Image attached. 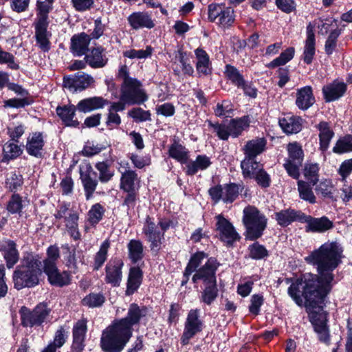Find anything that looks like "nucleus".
I'll return each instance as SVG.
<instances>
[{"label": "nucleus", "instance_id": "obj_15", "mask_svg": "<svg viewBox=\"0 0 352 352\" xmlns=\"http://www.w3.org/2000/svg\"><path fill=\"white\" fill-rule=\"evenodd\" d=\"M123 263L119 259L110 261L105 267L104 280L113 287H118L122 278Z\"/></svg>", "mask_w": 352, "mask_h": 352}, {"label": "nucleus", "instance_id": "obj_8", "mask_svg": "<svg viewBox=\"0 0 352 352\" xmlns=\"http://www.w3.org/2000/svg\"><path fill=\"white\" fill-rule=\"evenodd\" d=\"M120 96L127 105L141 104L148 100L141 82L137 79H128L122 84Z\"/></svg>", "mask_w": 352, "mask_h": 352}, {"label": "nucleus", "instance_id": "obj_40", "mask_svg": "<svg viewBox=\"0 0 352 352\" xmlns=\"http://www.w3.org/2000/svg\"><path fill=\"white\" fill-rule=\"evenodd\" d=\"M201 292L199 300L207 305H210L217 298L219 290L217 286V282L207 285Z\"/></svg>", "mask_w": 352, "mask_h": 352}, {"label": "nucleus", "instance_id": "obj_19", "mask_svg": "<svg viewBox=\"0 0 352 352\" xmlns=\"http://www.w3.org/2000/svg\"><path fill=\"white\" fill-rule=\"evenodd\" d=\"M302 223H306L305 230L307 232H324L333 227V223L326 217L314 218L304 214Z\"/></svg>", "mask_w": 352, "mask_h": 352}, {"label": "nucleus", "instance_id": "obj_49", "mask_svg": "<svg viewBox=\"0 0 352 352\" xmlns=\"http://www.w3.org/2000/svg\"><path fill=\"white\" fill-rule=\"evenodd\" d=\"M294 52L295 51L294 47L287 48L284 52H283L278 57L269 63L266 66L268 68H275L285 65L293 58Z\"/></svg>", "mask_w": 352, "mask_h": 352}, {"label": "nucleus", "instance_id": "obj_24", "mask_svg": "<svg viewBox=\"0 0 352 352\" xmlns=\"http://www.w3.org/2000/svg\"><path fill=\"white\" fill-rule=\"evenodd\" d=\"M43 272L47 276L48 280L52 285L63 287L70 283L71 278L69 274L66 271L59 272L57 266L44 269Z\"/></svg>", "mask_w": 352, "mask_h": 352}, {"label": "nucleus", "instance_id": "obj_4", "mask_svg": "<svg viewBox=\"0 0 352 352\" xmlns=\"http://www.w3.org/2000/svg\"><path fill=\"white\" fill-rule=\"evenodd\" d=\"M242 221L245 228V239L250 241L261 238L267 225L266 216L253 206H248L243 209Z\"/></svg>", "mask_w": 352, "mask_h": 352}, {"label": "nucleus", "instance_id": "obj_11", "mask_svg": "<svg viewBox=\"0 0 352 352\" xmlns=\"http://www.w3.org/2000/svg\"><path fill=\"white\" fill-rule=\"evenodd\" d=\"M203 322L199 318V310L197 309L189 311L185 324L184 329L181 338L183 345L188 343L190 339L203 329Z\"/></svg>", "mask_w": 352, "mask_h": 352}, {"label": "nucleus", "instance_id": "obj_46", "mask_svg": "<svg viewBox=\"0 0 352 352\" xmlns=\"http://www.w3.org/2000/svg\"><path fill=\"white\" fill-rule=\"evenodd\" d=\"M23 179L21 174L10 172L7 174L6 179V188L10 192H15L21 188Z\"/></svg>", "mask_w": 352, "mask_h": 352}, {"label": "nucleus", "instance_id": "obj_21", "mask_svg": "<svg viewBox=\"0 0 352 352\" xmlns=\"http://www.w3.org/2000/svg\"><path fill=\"white\" fill-rule=\"evenodd\" d=\"M0 250L3 253L7 267L12 268L19 259L16 243L11 240L2 241L0 243Z\"/></svg>", "mask_w": 352, "mask_h": 352}, {"label": "nucleus", "instance_id": "obj_55", "mask_svg": "<svg viewBox=\"0 0 352 352\" xmlns=\"http://www.w3.org/2000/svg\"><path fill=\"white\" fill-rule=\"evenodd\" d=\"M352 151V136L346 135L340 138L333 148V152L342 154Z\"/></svg>", "mask_w": 352, "mask_h": 352}, {"label": "nucleus", "instance_id": "obj_16", "mask_svg": "<svg viewBox=\"0 0 352 352\" xmlns=\"http://www.w3.org/2000/svg\"><path fill=\"white\" fill-rule=\"evenodd\" d=\"M93 171L90 164L80 166V175L87 199H91L98 185V181L91 175Z\"/></svg>", "mask_w": 352, "mask_h": 352}, {"label": "nucleus", "instance_id": "obj_47", "mask_svg": "<svg viewBox=\"0 0 352 352\" xmlns=\"http://www.w3.org/2000/svg\"><path fill=\"white\" fill-rule=\"evenodd\" d=\"M224 74L226 77L231 81L234 85L237 87L243 85V81L245 80L243 76L235 67L226 65Z\"/></svg>", "mask_w": 352, "mask_h": 352}, {"label": "nucleus", "instance_id": "obj_59", "mask_svg": "<svg viewBox=\"0 0 352 352\" xmlns=\"http://www.w3.org/2000/svg\"><path fill=\"white\" fill-rule=\"evenodd\" d=\"M205 258H206V254L203 252H199L194 254L185 270L184 276L188 278V277L201 264L202 261Z\"/></svg>", "mask_w": 352, "mask_h": 352}, {"label": "nucleus", "instance_id": "obj_27", "mask_svg": "<svg viewBox=\"0 0 352 352\" xmlns=\"http://www.w3.org/2000/svg\"><path fill=\"white\" fill-rule=\"evenodd\" d=\"M316 128L319 131V148L324 153L329 148V144L334 136V132L327 122H320Z\"/></svg>", "mask_w": 352, "mask_h": 352}, {"label": "nucleus", "instance_id": "obj_22", "mask_svg": "<svg viewBox=\"0 0 352 352\" xmlns=\"http://www.w3.org/2000/svg\"><path fill=\"white\" fill-rule=\"evenodd\" d=\"M87 332V324L85 320H78L73 328L72 352H82L84 340Z\"/></svg>", "mask_w": 352, "mask_h": 352}, {"label": "nucleus", "instance_id": "obj_41", "mask_svg": "<svg viewBox=\"0 0 352 352\" xmlns=\"http://www.w3.org/2000/svg\"><path fill=\"white\" fill-rule=\"evenodd\" d=\"M316 25L318 34L322 36L326 35L328 32L331 33L339 30L338 22L333 17L320 19Z\"/></svg>", "mask_w": 352, "mask_h": 352}, {"label": "nucleus", "instance_id": "obj_26", "mask_svg": "<svg viewBox=\"0 0 352 352\" xmlns=\"http://www.w3.org/2000/svg\"><path fill=\"white\" fill-rule=\"evenodd\" d=\"M103 51L104 49L101 47L93 48L85 57L86 63L92 68L104 67L108 62V58L103 54Z\"/></svg>", "mask_w": 352, "mask_h": 352}, {"label": "nucleus", "instance_id": "obj_38", "mask_svg": "<svg viewBox=\"0 0 352 352\" xmlns=\"http://www.w3.org/2000/svg\"><path fill=\"white\" fill-rule=\"evenodd\" d=\"M23 153V148L16 142L9 140L3 146L2 162H8L19 157Z\"/></svg>", "mask_w": 352, "mask_h": 352}, {"label": "nucleus", "instance_id": "obj_37", "mask_svg": "<svg viewBox=\"0 0 352 352\" xmlns=\"http://www.w3.org/2000/svg\"><path fill=\"white\" fill-rule=\"evenodd\" d=\"M279 124L286 133H297L301 129V119L293 116H287L279 120Z\"/></svg>", "mask_w": 352, "mask_h": 352}, {"label": "nucleus", "instance_id": "obj_51", "mask_svg": "<svg viewBox=\"0 0 352 352\" xmlns=\"http://www.w3.org/2000/svg\"><path fill=\"white\" fill-rule=\"evenodd\" d=\"M129 258L133 263L142 259L143 257V245L138 240H131L128 244Z\"/></svg>", "mask_w": 352, "mask_h": 352}, {"label": "nucleus", "instance_id": "obj_9", "mask_svg": "<svg viewBox=\"0 0 352 352\" xmlns=\"http://www.w3.org/2000/svg\"><path fill=\"white\" fill-rule=\"evenodd\" d=\"M50 312L51 309L45 302L39 303L33 310L23 307L20 310L21 324L24 327H30L41 325L50 316Z\"/></svg>", "mask_w": 352, "mask_h": 352}, {"label": "nucleus", "instance_id": "obj_3", "mask_svg": "<svg viewBox=\"0 0 352 352\" xmlns=\"http://www.w3.org/2000/svg\"><path fill=\"white\" fill-rule=\"evenodd\" d=\"M41 263L38 255L28 254L25 256L13 273L14 288L19 290L38 285L39 277L43 273Z\"/></svg>", "mask_w": 352, "mask_h": 352}, {"label": "nucleus", "instance_id": "obj_1", "mask_svg": "<svg viewBox=\"0 0 352 352\" xmlns=\"http://www.w3.org/2000/svg\"><path fill=\"white\" fill-rule=\"evenodd\" d=\"M343 249L336 241H328L305 257V261L316 267L318 274H305L292 283L288 294L298 305L305 306L309 320L320 342L329 344V329L327 314L322 310L325 298L331 292L333 283V273L342 262Z\"/></svg>", "mask_w": 352, "mask_h": 352}, {"label": "nucleus", "instance_id": "obj_7", "mask_svg": "<svg viewBox=\"0 0 352 352\" xmlns=\"http://www.w3.org/2000/svg\"><path fill=\"white\" fill-rule=\"evenodd\" d=\"M267 141L263 138H256L245 142L242 148L244 159L241 162V168L247 175L250 174L253 166H257L255 158L263 153L266 148Z\"/></svg>", "mask_w": 352, "mask_h": 352}, {"label": "nucleus", "instance_id": "obj_2", "mask_svg": "<svg viewBox=\"0 0 352 352\" xmlns=\"http://www.w3.org/2000/svg\"><path fill=\"white\" fill-rule=\"evenodd\" d=\"M147 314L146 307L131 304L125 318L115 321L103 331L100 338L102 349L105 352H121L132 336L133 326Z\"/></svg>", "mask_w": 352, "mask_h": 352}, {"label": "nucleus", "instance_id": "obj_60", "mask_svg": "<svg viewBox=\"0 0 352 352\" xmlns=\"http://www.w3.org/2000/svg\"><path fill=\"white\" fill-rule=\"evenodd\" d=\"M153 49L151 46H146L145 50H129L123 52V56L131 59H145L150 57Z\"/></svg>", "mask_w": 352, "mask_h": 352}, {"label": "nucleus", "instance_id": "obj_31", "mask_svg": "<svg viewBox=\"0 0 352 352\" xmlns=\"http://www.w3.org/2000/svg\"><path fill=\"white\" fill-rule=\"evenodd\" d=\"M197 58L196 69L199 75L206 76L211 73L212 67L209 56L202 48L195 50Z\"/></svg>", "mask_w": 352, "mask_h": 352}, {"label": "nucleus", "instance_id": "obj_52", "mask_svg": "<svg viewBox=\"0 0 352 352\" xmlns=\"http://www.w3.org/2000/svg\"><path fill=\"white\" fill-rule=\"evenodd\" d=\"M54 0H45L44 1H38V21L36 23H48V13L52 9Z\"/></svg>", "mask_w": 352, "mask_h": 352}, {"label": "nucleus", "instance_id": "obj_36", "mask_svg": "<svg viewBox=\"0 0 352 352\" xmlns=\"http://www.w3.org/2000/svg\"><path fill=\"white\" fill-rule=\"evenodd\" d=\"M142 279V270L139 267H131L129 274L126 294L130 296L136 292L141 285Z\"/></svg>", "mask_w": 352, "mask_h": 352}, {"label": "nucleus", "instance_id": "obj_57", "mask_svg": "<svg viewBox=\"0 0 352 352\" xmlns=\"http://www.w3.org/2000/svg\"><path fill=\"white\" fill-rule=\"evenodd\" d=\"M104 209L100 204H95L87 213L88 221L92 226L99 223L104 214Z\"/></svg>", "mask_w": 352, "mask_h": 352}, {"label": "nucleus", "instance_id": "obj_30", "mask_svg": "<svg viewBox=\"0 0 352 352\" xmlns=\"http://www.w3.org/2000/svg\"><path fill=\"white\" fill-rule=\"evenodd\" d=\"M91 39L90 36L85 32L74 35L71 40V49L73 53L76 56L85 54L88 50Z\"/></svg>", "mask_w": 352, "mask_h": 352}, {"label": "nucleus", "instance_id": "obj_5", "mask_svg": "<svg viewBox=\"0 0 352 352\" xmlns=\"http://www.w3.org/2000/svg\"><path fill=\"white\" fill-rule=\"evenodd\" d=\"M172 221L166 219H160L155 224L152 219L147 217L142 228L146 240L150 243L149 247L153 252H158L164 240V233L169 229Z\"/></svg>", "mask_w": 352, "mask_h": 352}, {"label": "nucleus", "instance_id": "obj_39", "mask_svg": "<svg viewBox=\"0 0 352 352\" xmlns=\"http://www.w3.org/2000/svg\"><path fill=\"white\" fill-rule=\"evenodd\" d=\"M188 153V149L176 142L171 144L168 149L169 156L181 164H187L189 157Z\"/></svg>", "mask_w": 352, "mask_h": 352}, {"label": "nucleus", "instance_id": "obj_13", "mask_svg": "<svg viewBox=\"0 0 352 352\" xmlns=\"http://www.w3.org/2000/svg\"><path fill=\"white\" fill-rule=\"evenodd\" d=\"M218 265L215 258H208L204 265L196 271L192 276V281L196 283L198 280H202L204 285L216 283L215 272Z\"/></svg>", "mask_w": 352, "mask_h": 352}, {"label": "nucleus", "instance_id": "obj_64", "mask_svg": "<svg viewBox=\"0 0 352 352\" xmlns=\"http://www.w3.org/2000/svg\"><path fill=\"white\" fill-rule=\"evenodd\" d=\"M23 208L21 197L18 194H14L8 203L7 210L12 214L19 213Z\"/></svg>", "mask_w": 352, "mask_h": 352}, {"label": "nucleus", "instance_id": "obj_10", "mask_svg": "<svg viewBox=\"0 0 352 352\" xmlns=\"http://www.w3.org/2000/svg\"><path fill=\"white\" fill-rule=\"evenodd\" d=\"M287 150L288 158L284 164V167L289 176L298 179L300 175L299 168L301 166L304 159L302 146L296 142H291L288 144Z\"/></svg>", "mask_w": 352, "mask_h": 352}, {"label": "nucleus", "instance_id": "obj_17", "mask_svg": "<svg viewBox=\"0 0 352 352\" xmlns=\"http://www.w3.org/2000/svg\"><path fill=\"white\" fill-rule=\"evenodd\" d=\"M215 218L217 220V230L219 233L221 239L227 243H232L236 240L238 234L232 223L221 214L216 216Z\"/></svg>", "mask_w": 352, "mask_h": 352}, {"label": "nucleus", "instance_id": "obj_33", "mask_svg": "<svg viewBox=\"0 0 352 352\" xmlns=\"http://www.w3.org/2000/svg\"><path fill=\"white\" fill-rule=\"evenodd\" d=\"M77 107L74 105H65L56 108V113L67 126L77 127L79 122L74 119Z\"/></svg>", "mask_w": 352, "mask_h": 352}, {"label": "nucleus", "instance_id": "obj_34", "mask_svg": "<svg viewBox=\"0 0 352 352\" xmlns=\"http://www.w3.org/2000/svg\"><path fill=\"white\" fill-rule=\"evenodd\" d=\"M212 162L209 157L206 155H199L195 160L187 162L186 166V173L188 175H194L199 170L207 169Z\"/></svg>", "mask_w": 352, "mask_h": 352}, {"label": "nucleus", "instance_id": "obj_50", "mask_svg": "<svg viewBox=\"0 0 352 352\" xmlns=\"http://www.w3.org/2000/svg\"><path fill=\"white\" fill-rule=\"evenodd\" d=\"M99 172V180L102 183L109 182L114 175V173L110 168V164L107 162H98L95 165Z\"/></svg>", "mask_w": 352, "mask_h": 352}, {"label": "nucleus", "instance_id": "obj_63", "mask_svg": "<svg viewBox=\"0 0 352 352\" xmlns=\"http://www.w3.org/2000/svg\"><path fill=\"white\" fill-rule=\"evenodd\" d=\"M340 34V30L331 32L325 42L324 51L327 55L332 54L337 48V39Z\"/></svg>", "mask_w": 352, "mask_h": 352}, {"label": "nucleus", "instance_id": "obj_18", "mask_svg": "<svg viewBox=\"0 0 352 352\" xmlns=\"http://www.w3.org/2000/svg\"><path fill=\"white\" fill-rule=\"evenodd\" d=\"M277 223L281 227H287L294 221L302 223L304 213L292 208L281 210L274 213Z\"/></svg>", "mask_w": 352, "mask_h": 352}, {"label": "nucleus", "instance_id": "obj_48", "mask_svg": "<svg viewBox=\"0 0 352 352\" xmlns=\"http://www.w3.org/2000/svg\"><path fill=\"white\" fill-rule=\"evenodd\" d=\"M319 166L316 163L306 164L303 170L305 179L313 186L316 185L319 181Z\"/></svg>", "mask_w": 352, "mask_h": 352}, {"label": "nucleus", "instance_id": "obj_44", "mask_svg": "<svg viewBox=\"0 0 352 352\" xmlns=\"http://www.w3.org/2000/svg\"><path fill=\"white\" fill-rule=\"evenodd\" d=\"M78 214L76 212H74L69 214V215L65 219V226L67 231L69 232L71 236L78 240L80 238V234L78 231Z\"/></svg>", "mask_w": 352, "mask_h": 352}, {"label": "nucleus", "instance_id": "obj_43", "mask_svg": "<svg viewBox=\"0 0 352 352\" xmlns=\"http://www.w3.org/2000/svg\"><path fill=\"white\" fill-rule=\"evenodd\" d=\"M110 247V242L108 239L104 241L100 245L99 250L94 256V270H98L104 263L107 258V254Z\"/></svg>", "mask_w": 352, "mask_h": 352}, {"label": "nucleus", "instance_id": "obj_61", "mask_svg": "<svg viewBox=\"0 0 352 352\" xmlns=\"http://www.w3.org/2000/svg\"><path fill=\"white\" fill-rule=\"evenodd\" d=\"M128 116L132 118L136 122L150 121L151 114L149 111H146L140 107H135L127 113Z\"/></svg>", "mask_w": 352, "mask_h": 352}, {"label": "nucleus", "instance_id": "obj_25", "mask_svg": "<svg viewBox=\"0 0 352 352\" xmlns=\"http://www.w3.org/2000/svg\"><path fill=\"white\" fill-rule=\"evenodd\" d=\"M48 23H36L35 37L36 43L43 52H48L50 49V38L51 34L47 32Z\"/></svg>", "mask_w": 352, "mask_h": 352}, {"label": "nucleus", "instance_id": "obj_54", "mask_svg": "<svg viewBox=\"0 0 352 352\" xmlns=\"http://www.w3.org/2000/svg\"><path fill=\"white\" fill-rule=\"evenodd\" d=\"M60 257V252L58 247L50 246L47 250V258L43 260V270L56 266V262Z\"/></svg>", "mask_w": 352, "mask_h": 352}, {"label": "nucleus", "instance_id": "obj_62", "mask_svg": "<svg viewBox=\"0 0 352 352\" xmlns=\"http://www.w3.org/2000/svg\"><path fill=\"white\" fill-rule=\"evenodd\" d=\"M233 9L225 6L221 15L217 19L216 22L221 26L226 28L230 25L234 21Z\"/></svg>", "mask_w": 352, "mask_h": 352}, {"label": "nucleus", "instance_id": "obj_20", "mask_svg": "<svg viewBox=\"0 0 352 352\" xmlns=\"http://www.w3.org/2000/svg\"><path fill=\"white\" fill-rule=\"evenodd\" d=\"M127 21L131 28L135 30L143 28L151 29L155 26L151 15L146 12H133L128 16Z\"/></svg>", "mask_w": 352, "mask_h": 352}, {"label": "nucleus", "instance_id": "obj_53", "mask_svg": "<svg viewBox=\"0 0 352 352\" xmlns=\"http://www.w3.org/2000/svg\"><path fill=\"white\" fill-rule=\"evenodd\" d=\"M243 188L235 184H230L224 186L223 190V202L232 203L238 197L239 192Z\"/></svg>", "mask_w": 352, "mask_h": 352}, {"label": "nucleus", "instance_id": "obj_45", "mask_svg": "<svg viewBox=\"0 0 352 352\" xmlns=\"http://www.w3.org/2000/svg\"><path fill=\"white\" fill-rule=\"evenodd\" d=\"M298 191L300 199L308 201L310 204L316 203V196L314 195L312 188L309 183L302 180H298Z\"/></svg>", "mask_w": 352, "mask_h": 352}, {"label": "nucleus", "instance_id": "obj_35", "mask_svg": "<svg viewBox=\"0 0 352 352\" xmlns=\"http://www.w3.org/2000/svg\"><path fill=\"white\" fill-rule=\"evenodd\" d=\"M107 102V101L102 97L88 98L81 100L77 104V109L81 112L87 113L102 108Z\"/></svg>", "mask_w": 352, "mask_h": 352}, {"label": "nucleus", "instance_id": "obj_29", "mask_svg": "<svg viewBox=\"0 0 352 352\" xmlns=\"http://www.w3.org/2000/svg\"><path fill=\"white\" fill-rule=\"evenodd\" d=\"M346 89L344 82H333L322 88V93L327 102L338 100L345 93Z\"/></svg>", "mask_w": 352, "mask_h": 352}, {"label": "nucleus", "instance_id": "obj_14", "mask_svg": "<svg viewBox=\"0 0 352 352\" xmlns=\"http://www.w3.org/2000/svg\"><path fill=\"white\" fill-rule=\"evenodd\" d=\"M45 143L43 133L34 132L29 134L25 144L28 154L36 158L43 157Z\"/></svg>", "mask_w": 352, "mask_h": 352}, {"label": "nucleus", "instance_id": "obj_23", "mask_svg": "<svg viewBox=\"0 0 352 352\" xmlns=\"http://www.w3.org/2000/svg\"><path fill=\"white\" fill-rule=\"evenodd\" d=\"M124 166L121 165L119 168V171L122 174L120 188L124 191L135 190V182L138 179V175L135 171L127 169L129 168L128 162H124Z\"/></svg>", "mask_w": 352, "mask_h": 352}, {"label": "nucleus", "instance_id": "obj_32", "mask_svg": "<svg viewBox=\"0 0 352 352\" xmlns=\"http://www.w3.org/2000/svg\"><path fill=\"white\" fill-rule=\"evenodd\" d=\"M314 102L315 98L311 87L306 86L298 90L296 104L299 109L306 110L312 106Z\"/></svg>", "mask_w": 352, "mask_h": 352}, {"label": "nucleus", "instance_id": "obj_12", "mask_svg": "<svg viewBox=\"0 0 352 352\" xmlns=\"http://www.w3.org/2000/svg\"><path fill=\"white\" fill-rule=\"evenodd\" d=\"M95 82L94 78L86 73L78 72L63 78V87L72 92L82 91Z\"/></svg>", "mask_w": 352, "mask_h": 352}, {"label": "nucleus", "instance_id": "obj_42", "mask_svg": "<svg viewBox=\"0 0 352 352\" xmlns=\"http://www.w3.org/2000/svg\"><path fill=\"white\" fill-rule=\"evenodd\" d=\"M315 54V37L312 30H308L302 59L307 64L312 62Z\"/></svg>", "mask_w": 352, "mask_h": 352}, {"label": "nucleus", "instance_id": "obj_58", "mask_svg": "<svg viewBox=\"0 0 352 352\" xmlns=\"http://www.w3.org/2000/svg\"><path fill=\"white\" fill-rule=\"evenodd\" d=\"M249 256L254 260L263 259L268 256V251L265 247L258 242H254L248 247Z\"/></svg>", "mask_w": 352, "mask_h": 352}, {"label": "nucleus", "instance_id": "obj_6", "mask_svg": "<svg viewBox=\"0 0 352 352\" xmlns=\"http://www.w3.org/2000/svg\"><path fill=\"white\" fill-rule=\"evenodd\" d=\"M248 116H243L239 118L232 119L228 124H213L208 122V125L213 128L214 131L220 140H228L229 137L236 138L241 135L250 126Z\"/></svg>", "mask_w": 352, "mask_h": 352}, {"label": "nucleus", "instance_id": "obj_56", "mask_svg": "<svg viewBox=\"0 0 352 352\" xmlns=\"http://www.w3.org/2000/svg\"><path fill=\"white\" fill-rule=\"evenodd\" d=\"M316 192L324 198H333L334 186L329 179H323L316 186Z\"/></svg>", "mask_w": 352, "mask_h": 352}, {"label": "nucleus", "instance_id": "obj_28", "mask_svg": "<svg viewBox=\"0 0 352 352\" xmlns=\"http://www.w3.org/2000/svg\"><path fill=\"white\" fill-rule=\"evenodd\" d=\"M246 178H254L257 184L262 188H267L270 185L271 179L269 174L263 168V165L257 163V166H253L250 175L242 171Z\"/></svg>", "mask_w": 352, "mask_h": 352}]
</instances>
